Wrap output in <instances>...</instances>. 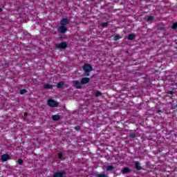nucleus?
Segmentation results:
<instances>
[{
  "label": "nucleus",
  "mask_w": 177,
  "mask_h": 177,
  "mask_svg": "<svg viewBox=\"0 0 177 177\" xmlns=\"http://www.w3.org/2000/svg\"><path fill=\"white\" fill-rule=\"evenodd\" d=\"M55 48L57 50H60V52H62V50H66V49L68 48V44L66 41H62L61 43L55 44Z\"/></svg>",
  "instance_id": "nucleus-1"
},
{
  "label": "nucleus",
  "mask_w": 177,
  "mask_h": 177,
  "mask_svg": "<svg viewBox=\"0 0 177 177\" xmlns=\"http://www.w3.org/2000/svg\"><path fill=\"white\" fill-rule=\"evenodd\" d=\"M47 104L50 107H58L59 106V102L55 101L53 99L48 100Z\"/></svg>",
  "instance_id": "nucleus-2"
},
{
  "label": "nucleus",
  "mask_w": 177,
  "mask_h": 177,
  "mask_svg": "<svg viewBox=\"0 0 177 177\" xmlns=\"http://www.w3.org/2000/svg\"><path fill=\"white\" fill-rule=\"evenodd\" d=\"M68 28L66 26H60L59 27H58L57 28V32H59V34H66L68 31Z\"/></svg>",
  "instance_id": "nucleus-3"
},
{
  "label": "nucleus",
  "mask_w": 177,
  "mask_h": 177,
  "mask_svg": "<svg viewBox=\"0 0 177 177\" xmlns=\"http://www.w3.org/2000/svg\"><path fill=\"white\" fill-rule=\"evenodd\" d=\"M66 176V171H57V172L54 173L53 177H64Z\"/></svg>",
  "instance_id": "nucleus-4"
},
{
  "label": "nucleus",
  "mask_w": 177,
  "mask_h": 177,
  "mask_svg": "<svg viewBox=\"0 0 177 177\" xmlns=\"http://www.w3.org/2000/svg\"><path fill=\"white\" fill-rule=\"evenodd\" d=\"M73 85L75 86V88H76V89H81V88H82V84L81 82H80V81H73Z\"/></svg>",
  "instance_id": "nucleus-5"
},
{
  "label": "nucleus",
  "mask_w": 177,
  "mask_h": 177,
  "mask_svg": "<svg viewBox=\"0 0 177 177\" xmlns=\"http://www.w3.org/2000/svg\"><path fill=\"white\" fill-rule=\"evenodd\" d=\"M60 24L61 26L66 27V26H68V24H70V21H68V19H67L66 18H63L60 21Z\"/></svg>",
  "instance_id": "nucleus-6"
},
{
  "label": "nucleus",
  "mask_w": 177,
  "mask_h": 177,
  "mask_svg": "<svg viewBox=\"0 0 177 177\" xmlns=\"http://www.w3.org/2000/svg\"><path fill=\"white\" fill-rule=\"evenodd\" d=\"M134 168H136L137 171H140L142 169V167L140 166V162L139 161H134Z\"/></svg>",
  "instance_id": "nucleus-7"
},
{
  "label": "nucleus",
  "mask_w": 177,
  "mask_h": 177,
  "mask_svg": "<svg viewBox=\"0 0 177 177\" xmlns=\"http://www.w3.org/2000/svg\"><path fill=\"white\" fill-rule=\"evenodd\" d=\"M8 160H10V156L8 154H3L1 156V161L5 162L8 161Z\"/></svg>",
  "instance_id": "nucleus-8"
},
{
  "label": "nucleus",
  "mask_w": 177,
  "mask_h": 177,
  "mask_svg": "<svg viewBox=\"0 0 177 177\" xmlns=\"http://www.w3.org/2000/svg\"><path fill=\"white\" fill-rule=\"evenodd\" d=\"M83 70L87 75H89V64H86L83 66Z\"/></svg>",
  "instance_id": "nucleus-9"
},
{
  "label": "nucleus",
  "mask_w": 177,
  "mask_h": 177,
  "mask_svg": "<svg viewBox=\"0 0 177 177\" xmlns=\"http://www.w3.org/2000/svg\"><path fill=\"white\" fill-rule=\"evenodd\" d=\"M80 82L82 85H85V84L89 83V77H83L81 79Z\"/></svg>",
  "instance_id": "nucleus-10"
},
{
  "label": "nucleus",
  "mask_w": 177,
  "mask_h": 177,
  "mask_svg": "<svg viewBox=\"0 0 177 177\" xmlns=\"http://www.w3.org/2000/svg\"><path fill=\"white\" fill-rule=\"evenodd\" d=\"M53 121H60V115H53L52 116Z\"/></svg>",
  "instance_id": "nucleus-11"
},
{
  "label": "nucleus",
  "mask_w": 177,
  "mask_h": 177,
  "mask_svg": "<svg viewBox=\"0 0 177 177\" xmlns=\"http://www.w3.org/2000/svg\"><path fill=\"white\" fill-rule=\"evenodd\" d=\"M63 86H64V82H59L57 84V88H58V89H62Z\"/></svg>",
  "instance_id": "nucleus-12"
},
{
  "label": "nucleus",
  "mask_w": 177,
  "mask_h": 177,
  "mask_svg": "<svg viewBox=\"0 0 177 177\" xmlns=\"http://www.w3.org/2000/svg\"><path fill=\"white\" fill-rule=\"evenodd\" d=\"M136 37V36L134 34H130L128 35L127 39H129V41H133V39H135Z\"/></svg>",
  "instance_id": "nucleus-13"
},
{
  "label": "nucleus",
  "mask_w": 177,
  "mask_h": 177,
  "mask_svg": "<svg viewBox=\"0 0 177 177\" xmlns=\"http://www.w3.org/2000/svg\"><path fill=\"white\" fill-rule=\"evenodd\" d=\"M122 174H129L131 172V169L129 167H124L122 170Z\"/></svg>",
  "instance_id": "nucleus-14"
},
{
  "label": "nucleus",
  "mask_w": 177,
  "mask_h": 177,
  "mask_svg": "<svg viewBox=\"0 0 177 177\" xmlns=\"http://www.w3.org/2000/svg\"><path fill=\"white\" fill-rule=\"evenodd\" d=\"M84 106H89V98L88 97H85L84 98Z\"/></svg>",
  "instance_id": "nucleus-15"
},
{
  "label": "nucleus",
  "mask_w": 177,
  "mask_h": 177,
  "mask_svg": "<svg viewBox=\"0 0 177 177\" xmlns=\"http://www.w3.org/2000/svg\"><path fill=\"white\" fill-rule=\"evenodd\" d=\"M153 20H154V16H153V15H149V16L147 17L146 21H147V22H149V21H153Z\"/></svg>",
  "instance_id": "nucleus-16"
},
{
  "label": "nucleus",
  "mask_w": 177,
  "mask_h": 177,
  "mask_svg": "<svg viewBox=\"0 0 177 177\" xmlns=\"http://www.w3.org/2000/svg\"><path fill=\"white\" fill-rule=\"evenodd\" d=\"M52 88H53V86H52L51 84H47L44 85V89H50Z\"/></svg>",
  "instance_id": "nucleus-17"
},
{
  "label": "nucleus",
  "mask_w": 177,
  "mask_h": 177,
  "mask_svg": "<svg viewBox=\"0 0 177 177\" xmlns=\"http://www.w3.org/2000/svg\"><path fill=\"white\" fill-rule=\"evenodd\" d=\"M103 94L102 93V92L97 91L95 93V95L96 97H99V96H102Z\"/></svg>",
  "instance_id": "nucleus-18"
},
{
  "label": "nucleus",
  "mask_w": 177,
  "mask_h": 177,
  "mask_svg": "<svg viewBox=\"0 0 177 177\" xmlns=\"http://www.w3.org/2000/svg\"><path fill=\"white\" fill-rule=\"evenodd\" d=\"M114 169V166L109 165L106 167V171H113Z\"/></svg>",
  "instance_id": "nucleus-19"
},
{
  "label": "nucleus",
  "mask_w": 177,
  "mask_h": 177,
  "mask_svg": "<svg viewBox=\"0 0 177 177\" xmlns=\"http://www.w3.org/2000/svg\"><path fill=\"white\" fill-rule=\"evenodd\" d=\"M107 26H109V22H104L101 24V27H102V28H106Z\"/></svg>",
  "instance_id": "nucleus-20"
},
{
  "label": "nucleus",
  "mask_w": 177,
  "mask_h": 177,
  "mask_svg": "<svg viewBox=\"0 0 177 177\" xmlns=\"http://www.w3.org/2000/svg\"><path fill=\"white\" fill-rule=\"evenodd\" d=\"M113 39L114 41H118V39H121V36L120 35H115Z\"/></svg>",
  "instance_id": "nucleus-21"
},
{
  "label": "nucleus",
  "mask_w": 177,
  "mask_h": 177,
  "mask_svg": "<svg viewBox=\"0 0 177 177\" xmlns=\"http://www.w3.org/2000/svg\"><path fill=\"white\" fill-rule=\"evenodd\" d=\"M129 138H131V139H135V138H136V133H131L129 134Z\"/></svg>",
  "instance_id": "nucleus-22"
},
{
  "label": "nucleus",
  "mask_w": 177,
  "mask_h": 177,
  "mask_svg": "<svg viewBox=\"0 0 177 177\" xmlns=\"http://www.w3.org/2000/svg\"><path fill=\"white\" fill-rule=\"evenodd\" d=\"M27 90L26 89H21L19 91L20 95H24V93H27Z\"/></svg>",
  "instance_id": "nucleus-23"
},
{
  "label": "nucleus",
  "mask_w": 177,
  "mask_h": 177,
  "mask_svg": "<svg viewBox=\"0 0 177 177\" xmlns=\"http://www.w3.org/2000/svg\"><path fill=\"white\" fill-rule=\"evenodd\" d=\"M18 164L19 165H23V164H24V161L22 159L19 158L18 159Z\"/></svg>",
  "instance_id": "nucleus-24"
},
{
  "label": "nucleus",
  "mask_w": 177,
  "mask_h": 177,
  "mask_svg": "<svg viewBox=\"0 0 177 177\" xmlns=\"http://www.w3.org/2000/svg\"><path fill=\"white\" fill-rule=\"evenodd\" d=\"M172 30H176L177 29V22H175L174 24H173L172 26H171Z\"/></svg>",
  "instance_id": "nucleus-25"
},
{
  "label": "nucleus",
  "mask_w": 177,
  "mask_h": 177,
  "mask_svg": "<svg viewBox=\"0 0 177 177\" xmlns=\"http://www.w3.org/2000/svg\"><path fill=\"white\" fill-rule=\"evenodd\" d=\"M74 129H75V131H77V132L81 131V126H76L74 127Z\"/></svg>",
  "instance_id": "nucleus-26"
},
{
  "label": "nucleus",
  "mask_w": 177,
  "mask_h": 177,
  "mask_svg": "<svg viewBox=\"0 0 177 177\" xmlns=\"http://www.w3.org/2000/svg\"><path fill=\"white\" fill-rule=\"evenodd\" d=\"M58 158L59 160H63V153L62 152L58 153Z\"/></svg>",
  "instance_id": "nucleus-27"
},
{
  "label": "nucleus",
  "mask_w": 177,
  "mask_h": 177,
  "mask_svg": "<svg viewBox=\"0 0 177 177\" xmlns=\"http://www.w3.org/2000/svg\"><path fill=\"white\" fill-rule=\"evenodd\" d=\"M96 177H107V176L106 174H97Z\"/></svg>",
  "instance_id": "nucleus-28"
},
{
  "label": "nucleus",
  "mask_w": 177,
  "mask_h": 177,
  "mask_svg": "<svg viewBox=\"0 0 177 177\" xmlns=\"http://www.w3.org/2000/svg\"><path fill=\"white\" fill-rule=\"evenodd\" d=\"M167 93L168 94V95H174V91H167Z\"/></svg>",
  "instance_id": "nucleus-29"
},
{
  "label": "nucleus",
  "mask_w": 177,
  "mask_h": 177,
  "mask_svg": "<svg viewBox=\"0 0 177 177\" xmlns=\"http://www.w3.org/2000/svg\"><path fill=\"white\" fill-rule=\"evenodd\" d=\"M92 68H92V65L90 64V65H89V71H92Z\"/></svg>",
  "instance_id": "nucleus-30"
},
{
  "label": "nucleus",
  "mask_w": 177,
  "mask_h": 177,
  "mask_svg": "<svg viewBox=\"0 0 177 177\" xmlns=\"http://www.w3.org/2000/svg\"><path fill=\"white\" fill-rule=\"evenodd\" d=\"M157 113H158V114H160V113H162V110H158V111H157Z\"/></svg>",
  "instance_id": "nucleus-31"
},
{
  "label": "nucleus",
  "mask_w": 177,
  "mask_h": 177,
  "mask_svg": "<svg viewBox=\"0 0 177 177\" xmlns=\"http://www.w3.org/2000/svg\"><path fill=\"white\" fill-rule=\"evenodd\" d=\"M2 10V8H0V13H1Z\"/></svg>",
  "instance_id": "nucleus-32"
}]
</instances>
